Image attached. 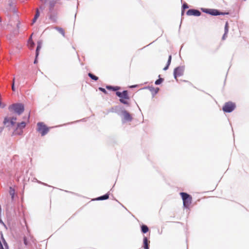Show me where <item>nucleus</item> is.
I'll list each match as a JSON object with an SVG mask.
<instances>
[{
	"mask_svg": "<svg viewBox=\"0 0 249 249\" xmlns=\"http://www.w3.org/2000/svg\"><path fill=\"white\" fill-rule=\"evenodd\" d=\"M118 114L121 116L123 123L130 122L132 120V117L130 113L125 109H121V110L118 112Z\"/></svg>",
	"mask_w": 249,
	"mask_h": 249,
	"instance_id": "f257e3e1",
	"label": "nucleus"
},
{
	"mask_svg": "<svg viewBox=\"0 0 249 249\" xmlns=\"http://www.w3.org/2000/svg\"><path fill=\"white\" fill-rule=\"evenodd\" d=\"M183 202V206L188 208L192 203V196L186 193L181 192L180 193Z\"/></svg>",
	"mask_w": 249,
	"mask_h": 249,
	"instance_id": "f03ea898",
	"label": "nucleus"
},
{
	"mask_svg": "<svg viewBox=\"0 0 249 249\" xmlns=\"http://www.w3.org/2000/svg\"><path fill=\"white\" fill-rule=\"evenodd\" d=\"M50 127H47L43 123L39 122L37 124V131L41 136H44L48 133Z\"/></svg>",
	"mask_w": 249,
	"mask_h": 249,
	"instance_id": "7ed1b4c3",
	"label": "nucleus"
},
{
	"mask_svg": "<svg viewBox=\"0 0 249 249\" xmlns=\"http://www.w3.org/2000/svg\"><path fill=\"white\" fill-rule=\"evenodd\" d=\"M9 109L14 110L16 113L20 115L24 111V106L22 104H15L9 107Z\"/></svg>",
	"mask_w": 249,
	"mask_h": 249,
	"instance_id": "20e7f679",
	"label": "nucleus"
},
{
	"mask_svg": "<svg viewBox=\"0 0 249 249\" xmlns=\"http://www.w3.org/2000/svg\"><path fill=\"white\" fill-rule=\"evenodd\" d=\"M17 118L16 117H6L4 118L3 124L7 127L12 126L15 125Z\"/></svg>",
	"mask_w": 249,
	"mask_h": 249,
	"instance_id": "39448f33",
	"label": "nucleus"
},
{
	"mask_svg": "<svg viewBox=\"0 0 249 249\" xmlns=\"http://www.w3.org/2000/svg\"><path fill=\"white\" fill-rule=\"evenodd\" d=\"M235 107V105L233 103H226L223 107V110L226 112H231Z\"/></svg>",
	"mask_w": 249,
	"mask_h": 249,
	"instance_id": "423d86ee",
	"label": "nucleus"
},
{
	"mask_svg": "<svg viewBox=\"0 0 249 249\" xmlns=\"http://www.w3.org/2000/svg\"><path fill=\"white\" fill-rule=\"evenodd\" d=\"M184 71V67L180 66L176 68L174 70V76L175 78L177 80V77L183 75Z\"/></svg>",
	"mask_w": 249,
	"mask_h": 249,
	"instance_id": "0eeeda50",
	"label": "nucleus"
},
{
	"mask_svg": "<svg viewBox=\"0 0 249 249\" xmlns=\"http://www.w3.org/2000/svg\"><path fill=\"white\" fill-rule=\"evenodd\" d=\"M26 126V123L24 122H22L18 124L16 130L15 131V134L20 135L22 133L21 129L24 128Z\"/></svg>",
	"mask_w": 249,
	"mask_h": 249,
	"instance_id": "6e6552de",
	"label": "nucleus"
},
{
	"mask_svg": "<svg viewBox=\"0 0 249 249\" xmlns=\"http://www.w3.org/2000/svg\"><path fill=\"white\" fill-rule=\"evenodd\" d=\"M188 16H199L201 15L200 12L196 9H189L187 12Z\"/></svg>",
	"mask_w": 249,
	"mask_h": 249,
	"instance_id": "1a4fd4ad",
	"label": "nucleus"
},
{
	"mask_svg": "<svg viewBox=\"0 0 249 249\" xmlns=\"http://www.w3.org/2000/svg\"><path fill=\"white\" fill-rule=\"evenodd\" d=\"M116 95L120 98V99L124 98V99H129L127 91L126 90L122 92L117 91L116 92Z\"/></svg>",
	"mask_w": 249,
	"mask_h": 249,
	"instance_id": "9d476101",
	"label": "nucleus"
},
{
	"mask_svg": "<svg viewBox=\"0 0 249 249\" xmlns=\"http://www.w3.org/2000/svg\"><path fill=\"white\" fill-rule=\"evenodd\" d=\"M209 14L213 16H217L221 14L217 10L210 9ZM221 14H223L221 13Z\"/></svg>",
	"mask_w": 249,
	"mask_h": 249,
	"instance_id": "9b49d317",
	"label": "nucleus"
},
{
	"mask_svg": "<svg viewBox=\"0 0 249 249\" xmlns=\"http://www.w3.org/2000/svg\"><path fill=\"white\" fill-rule=\"evenodd\" d=\"M42 47V42L41 41H39L37 42V46L36 50V57L38 55L39 51L41 49Z\"/></svg>",
	"mask_w": 249,
	"mask_h": 249,
	"instance_id": "f8f14e48",
	"label": "nucleus"
},
{
	"mask_svg": "<svg viewBox=\"0 0 249 249\" xmlns=\"http://www.w3.org/2000/svg\"><path fill=\"white\" fill-rule=\"evenodd\" d=\"M54 28L57 30L60 34H61L63 36H65V32L64 30L59 27H54Z\"/></svg>",
	"mask_w": 249,
	"mask_h": 249,
	"instance_id": "ddd939ff",
	"label": "nucleus"
},
{
	"mask_svg": "<svg viewBox=\"0 0 249 249\" xmlns=\"http://www.w3.org/2000/svg\"><path fill=\"white\" fill-rule=\"evenodd\" d=\"M148 243V241L147 238L146 237H144L143 238V245H144L143 247H144V249H149Z\"/></svg>",
	"mask_w": 249,
	"mask_h": 249,
	"instance_id": "4468645a",
	"label": "nucleus"
},
{
	"mask_svg": "<svg viewBox=\"0 0 249 249\" xmlns=\"http://www.w3.org/2000/svg\"><path fill=\"white\" fill-rule=\"evenodd\" d=\"M108 194H106L104 196H100L98 198H97L96 199V200H105V199H107L108 198Z\"/></svg>",
	"mask_w": 249,
	"mask_h": 249,
	"instance_id": "2eb2a0df",
	"label": "nucleus"
},
{
	"mask_svg": "<svg viewBox=\"0 0 249 249\" xmlns=\"http://www.w3.org/2000/svg\"><path fill=\"white\" fill-rule=\"evenodd\" d=\"M171 58H172L171 57V55H170L169 56V58H168V60L167 66L163 68V70L166 71V70H167L168 69V67H169V66L170 65V64L171 63Z\"/></svg>",
	"mask_w": 249,
	"mask_h": 249,
	"instance_id": "dca6fc26",
	"label": "nucleus"
},
{
	"mask_svg": "<svg viewBox=\"0 0 249 249\" xmlns=\"http://www.w3.org/2000/svg\"><path fill=\"white\" fill-rule=\"evenodd\" d=\"M142 231L143 233H146L148 231V228L147 226L146 225H142Z\"/></svg>",
	"mask_w": 249,
	"mask_h": 249,
	"instance_id": "f3484780",
	"label": "nucleus"
},
{
	"mask_svg": "<svg viewBox=\"0 0 249 249\" xmlns=\"http://www.w3.org/2000/svg\"><path fill=\"white\" fill-rule=\"evenodd\" d=\"M28 44V46L30 48H33L35 45L34 42L33 41V40L32 39L31 37L29 39Z\"/></svg>",
	"mask_w": 249,
	"mask_h": 249,
	"instance_id": "a211bd4d",
	"label": "nucleus"
},
{
	"mask_svg": "<svg viewBox=\"0 0 249 249\" xmlns=\"http://www.w3.org/2000/svg\"><path fill=\"white\" fill-rule=\"evenodd\" d=\"M9 194L13 199L14 196L15 190L12 187L10 188Z\"/></svg>",
	"mask_w": 249,
	"mask_h": 249,
	"instance_id": "6ab92c4d",
	"label": "nucleus"
},
{
	"mask_svg": "<svg viewBox=\"0 0 249 249\" xmlns=\"http://www.w3.org/2000/svg\"><path fill=\"white\" fill-rule=\"evenodd\" d=\"M89 76L93 80H97L98 78L95 75H93V74L91 73H89L88 74Z\"/></svg>",
	"mask_w": 249,
	"mask_h": 249,
	"instance_id": "aec40b11",
	"label": "nucleus"
},
{
	"mask_svg": "<svg viewBox=\"0 0 249 249\" xmlns=\"http://www.w3.org/2000/svg\"><path fill=\"white\" fill-rule=\"evenodd\" d=\"M163 81V79L162 78H159V79H158V80H157L156 81L155 84L156 85H159L160 83H161Z\"/></svg>",
	"mask_w": 249,
	"mask_h": 249,
	"instance_id": "412c9836",
	"label": "nucleus"
},
{
	"mask_svg": "<svg viewBox=\"0 0 249 249\" xmlns=\"http://www.w3.org/2000/svg\"><path fill=\"white\" fill-rule=\"evenodd\" d=\"M150 90L151 91L154 92L156 94L158 92V91L159 90V89L158 88H152Z\"/></svg>",
	"mask_w": 249,
	"mask_h": 249,
	"instance_id": "4be33fe9",
	"label": "nucleus"
},
{
	"mask_svg": "<svg viewBox=\"0 0 249 249\" xmlns=\"http://www.w3.org/2000/svg\"><path fill=\"white\" fill-rule=\"evenodd\" d=\"M229 31V27H228V24L227 22H226L225 26V34H227Z\"/></svg>",
	"mask_w": 249,
	"mask_h": 249,
	"instance_id": "5701e85b",
	"label": "nucleus"
},
{
	"mask_svg": "<svg viewBox=\"0 0 249 249\" xmlns=\"http://www.w3.org/2000/svg\"><path fill=\"white\" fill-rule=\"evenodd\" d=\"M126 99H124V98H122V99H120V101L121 103H122L123 104H128V102L127 101L125 100Z\"/></svg>",
	"mask_w": 249,
	"mask_h": 249,
	"instance_id": "b1692460",
	"label": "nucleus"
},
{
	"mask_svg": "<svg viewBox=\"0 0 249 249\" xmlns=\"http://www.w3.org/2000/svg\"><path fill=\"white\" fill-rule=\"evenodd\" d=\"M201 10L206 13L209 14L210 13V9H205V8H201Z\"/></svg>",
	"mask_w": 249,
	"mask_h": 249,
	"instance_id": "393cba45",
	"label": "nucleus"
},
{
	"mask_svg": "<svg viewBox=\"0 0 249 249\" xmlns=\"http://www.w3.org/2000/svg\"><path fill=\"white\" fill-rule=\"evenodd\" d=\"M182 8L183 9H186L188 8V6L186 3H184L182 5Z\"/></svg>",
	"mask_w": 249,
	"mask_h": 249,
	"instance_id": "a878e982",
	"label": "nucleus"
},
{
	"mask_svg": "<svg viewBox=\"0 0 249 249\" xmlns=\"http://www.w3.org/2000/svg\"><path fill=\"white\" fill-rule=\"evenodd\" d=\"M99 89L100 91H102V92H104V93H105L107 92V91H106V89H104V88H99Z\"/></svg>",
	"mask_w": 249,
	"mask_h": 249,
	"instance_id": "bb28decb",
	"label": "nucleus"
},
{
	"mask_svg": "<svg viewBox=\"0 0 249 249\" xmlns=\"http://www.w3.org/2000/svg\"><path fill=\"white\" fill-rule=\"evenodd\" d=\"M39 16V12L38 10H37L36 14L35 17H36V18H38Z\"/></svg>",
	"mask_w": 249,
	"mask_h": 249,
	"instance_id": "cd10ccee",
	"label": "nucleus"
},
{
	"mask_svg": "<svg viewBox=\"0 0 249 249\" xmlns=\"http://www.w3.org/2000/svg\"><path fill=\"white\" fill-rule=\"evenodd\" d=\"M227 37V34H225V33H224L223 37H222V39L223 40L225 39V38Z\"/></svg>",
	"mask_w": 249,
	"mask_h": 249,
	"instance_id": "c85d7f7f",
	"label": "nucleus"
},
{
	"mask_svg": "<svg viewBox=\"0 0 249 249\" xmlns=\"http://www.w3.org/2000/svg\"><path fill=\"white\" fill-rule=\"evenodd\" d=\"M12 89L13 91H15V86H14V83H13L12 84Z\"/></svg>",
	"mask_w": 249,
	"mask_h": 249,
	"instance_id": "c756f323",
	"label": "nucleus"
},
{
	"mask_svg": "<svg viewBox=\"0 0 249 249\" xmlns=\"http://www.w3.org/2000/svg\"><path fill=\"white\" fill-rule=\"evenodd\" d=\"M119 89V87H113L112 89L113 90H117Z\"/></svg>",
	"mask_w": 249,
	"mask_h": 249,
	"instance_id": "7c9ffc66",
	"label": "nucleus"
},
{
	"mask_svg": "<svg viewBox=\"0 0 249 249\" xmlns=\"http://www.w3.org/2000/svg\"><path fill=\"white\" fill-rule=\"evenodd\" d=\"M37 19V18H36V17H35L33 20V23H35Z\"/></svg>",
	"mask_w": 249,
	"mask_h": 249,
	"instance_id": "2f4dec72",
	"label": "nucleus"
},
{
	"mask_svg": "<svg viewBox=\"0 0 249 249\" xmlns=\"http://www.w3.org/2000/svg\"><path fill=\"white\" fill-rule=\"evenodd\" d=\"M107 89H113V87L112 86H107Z\"/></svg>",
	"mask_w": 249,
	"mask_h": 249,
	"instance_id": "473e14b6",
	"label": "nucleus"
},
{
	"mask_svg": "<svg viewBox=\"0 0 249 249\" xmlns=\"http://www.w3.org/2000/svg\"><path fill=\"white\" fill-rule=\"evenodd\" d=\"M24 243L25 245H27V241H26V239L25 238H24Z\"/></svg>",
	"mask_w": 249,
	"mask_h": 249,
	"instance_id": "72a5a7b5",
	"label": "nucleus"
},
{
	"mask_svg": "<svg viewBox=\"0 0 249 249\" xmlns=\"http://www.w3.org/2000/svg\"><path fill=\"white\" fill-rule=\"evenodd\" d=\"M2 127H0V133H1L2 131Z\"/></svg>",
	"mask_w": 249,
	"mask_h": 249,
	"instance_id": "f704fd0d",
	"label": "nucleus"
},
{
	"mask_svg": "<svg viewBox=\"0 0 249 249\" xmlns=\"http://www.w3.org/2000/svg\"><path fill=\"white\" fill-rule=\"evenodd\" d=\"M37 63V60L36 59L34 61V63L36 64Z\"/></svg>",
	"mask_w": 249,
	"mask_h": 249,
	"instance_id": "c9c22d12",
	"label": "nucleus"
},
{
	"mask_svg": "<svg viewBox=\"0 0 249 249\" xmlns=\"http://www.w3.org/2000/svg\"><path fill=\"white\" fill-rule=\"evenodd\" d=\"M15 78H13V83H15Z\"/></svg>",
	"mask_w": 249,
	"mask_h": 249,
	"instance_id": "e433bc0d",
	"label": "nucleus"
},
{
	"mask_svg": "<svg viewBox=\"0 0 249 249\" xmlns=\"http://www.w3.org/2000/svg\"><path fill=\"white\" fill-rule=\"evenodd\" d=\"M136 86H132L131 87V88H134V87H135Z\"/></svg>",
	"mask_w": 249,
	"mask_h": 249,
	"instance_id": "4c0bfd02",
	"label": "nucleus"
}]
</instances>
